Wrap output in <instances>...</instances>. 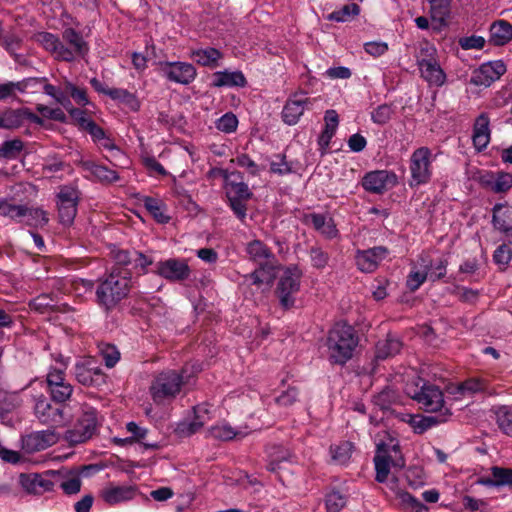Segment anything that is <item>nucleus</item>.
<instances>
[{
    "label": "nucleus",
    "mask_w": 512,
    "mask_h": 512,
    "mask_svg": "<svg viewBox=\"0 0 512 512\" xmlns=\"http://www.w3.org/2000/svg\"><path fill=\"white\" fill-rule=\"evenodd\" d=\"M328 358L332 364L344 365L352 357L358 345L354 328L347 323H336L327 337Z\"/></svg>",
    "instance_id": "nucleus-2"
},
{
    "label": "nucleus",
    "mask_w": 512,
    "mask_h": 512,
    "mask_svg": "<svg viewBox=\"0 0 512 512\" xmlns=\"http://www.w3.org/2000/svg\"><path fill=\"white\" fill-rule=\"evenodd\" d=\"M303 222L307 225H312L326 239H334L339 235L333 218L328 215L320 213L306 214Z\"/></svg>",
    "instance_id": "nucleus-24"
},
{
    "label": "nucleus",
    "mask_w": 512,
    "mask_h": 512,
    "mask_svg": "<svg viewBox=\"0 0 512 512\" xmlns=\"http://www.w3.org/2000/svg\"><path fill=\"white\" fill-rule=\"evenodd\" d=\"M143 204L158 223L166 224L170 221V217L165 214L166 205L161 200L153 197H145Z\"/></svg>",
    "instance_id": "nucleus-44"
},
{
    "label": "nucleus",
    "mask_w": 512,
    "mask_h": 512,
    "mask_svg": "<svg viewBox=\"0 0 512 512\" xmlns=\"http://www.w3.org/2000/svg\"><path fill=\"white\" fill-rule=\"evenodd\" d=\"M512 40V25L505 20L495 21L490 26L489 42L496 46H503Z\"/></svg>",
    "instance_id": "nucleus-34"
},
{
    "label": "nucleus",
    "mask_w": 512,
    "mask_h": 512,
    "mask_svg": "<svg viewBox=\"0 0 512 512\" xmlns=\"http://www.w3.org/2000/svg\"><path fill=\"white\" fill-rule=\"evenodd\" d=\"M42 82H45L43 91L46 95L52 97L57 103H59L64 109L70 108L71 106V100L69 96L67 95L66 91L61 90L60 88H57L56 86L47 83L46 78L40 79Z\"/></svg>",
    "instance_id": "nucleus-50"
},
{
    "label": "nucleus",
    "mask_w": 512,
    "mask_h": 512,
    "mask_svg": "<svg viewBox=\"0 0 512 512\" xmlns=\"http://www.w3.org/2000/svg\"><path fill=\"white\" fill-rule=\"evenodd\" d=\"M25 211L26 205H17L7 198H0V216L20 223L24 218Z\"/></svg>",
    "instance_id": "nucleus-43"
},
{
    "label": "nucleus",
    "mask_w": 512,
    "mask_h": 512,
    "mask_svg": "<svg viewBox=\"0 0 512 512\" xmlns=\"http://www.w3.org/2000/svg\"><path fill=\"white\" fill-rule=\"evenodd\" d=\"M360 13V7L356 3L344 5L341 9L333 11L327 16L328 20L346 22Z\"/></svg>",
    "instance_id": "nucleus-49"
},
{
    "label": "nucleus",
    "mask_w": 512,
    "mask_h": 512,
    "mask_svg": "<svg viewBox=\"0 0 512 512\" xmlns=\"http://www.w3.org/2000/svg\"><path fill=\"white\" fill-rule=\"evenodd\" d=\"M80 167L89 173L94 180L105 184L117 182L120 177L119 174L106 166L95 163L90 160H82L79 163Z\"/></svg>",
    "instance_id": "nucleus-30"
},
{
    "label": "nucleus",
    "mask_w": 512,
    "mask_h": 512,
    "mask_svg": "<svg viewBox=\"0 0 512 512\" xmlns=\"http://www.w3.org/2000/svg\"><path fill=\"white\" fill-rule=\"evenodd\" d=\"M26 121L41 124L42 120L28 108L7 109L0 114V128L16 129Z\"/></svg>",
    "instance_id": "nucleus-19"
},
{
    "label": "nucleus",
    "mask_w": 512,
    "mask_h": 512,
    "mask_svg": "<svg viewBox=\"0 0 512 512\" xmlns=\"http://www.w3.org/2000/svg\"><path fill=\"white\" fill-rule=\"evenodd\" d=\"M136 487L132 485H109L101 491V498L108 505L130 501L136 496Z\"/></svg>",
    "instance_id": "nucleus-27"
},
{
    "label": "nucleus",
    "mask_w": 512,
    "mask_h": 512,
    "mask_svg": "<svg viewBox=\"0 0 512 512\" xmlns=\"http://www.w3.org/2000/svg\"><path fill=\"white\" fill-rule=\"evenodd\" d=\"M100 354L108 368H112L120 359V353L113 345H105L100 349Z\"/></svg>",
    "instance_id": "nucleus-63"
},
{
    "label": "nucleus",
    "mask_w": 512,
    "mask_h": 512,
    "mask_svg": "<svg viewBox=\"0 0 512 512\" xmlns=\"http://www.w3.org/2000/svg\"><path fill=\"white\" fill-rule=\"evenodd\" d=\"M131 274L127 269L114 267L111 272L99 281L96 289V300L105 311L114 309L129 294Z\"/></svg>",
    "instance_id": "nucleus-1"
},
{
    "label": "nucleus",
    "mask_w": 512,
    "mask_h": 512,
    "mask_svg": "<svg viewBox=\"0 0 512 512\" xmlns=\"http://www.w3.org/2000/svg\"><path fill=\"white\" fill-rule=\"evenodd\" d=\"M188 383L186 370H163L158 373L151 382L150 394L155 403H162L165 400L174 399L182 387Z\"/></svg>",
    "instance_id": "nucleus-3"
},
{
    "label": "nucleus",
    "mask_w": 512,
    "mask_h": 512,
    "mask_svg": "<svg viewBox=\"0 0 512 512\" xmlns=\"http://www.w3.org/2000/svg\"><path fill=\"white\" fill-rule=\"evenodd\" d=\"M301 272L297 267H288L280 277L276 294L280 304L285 309L291 308L295 303V295L300 289Z\"/></svg>",
    "instance_id": "nucleus-8"
},
{
    "label": "nucleus",
    "mask_w": 512,
    "mask_h": 512,
    "mask_svg": "<svg viewBox=\"0 0 512 512\" xmlns=\"http://www.w3.org/2000/svg\"><path fill=\"white\" fill-rule=\"evenodd\" d=\"M299 389L294 386L288 387L279 396L276 397V403L281 407H291L299 401Z\"/></svg>",
    "instance_id": "nucleus-58"
},
{
    "label": "nucleus",
    "mask_w": 512,
    "mask_h": 512,
    "mask_svg": "<svg viewBox=\"0 0 512 512\" xmlns=\"http://www.w3.org/2000/svg\"><path fill=\"white\" fill-rule=\"evenodd\" d=\"M160 70L169 81L182 85H189L197 76V70L191 63L181 61L162 62Z\"/></svg>",
    "instance_id": "nucleus-13"
},
{
    "label": "nucleus",
    "mask_w": 512,
    "mask_h": 512,
    "mask_svg": "<svg viewBox=\"0 0 512 512\" xmlns=\"http://www.w3.org/2000/svg\"><path fill=\"white\" fill-rule=\"evenodd\" d=\"M412 398L426 412H444V396L442 391L435 385L424 384L418 391H416Z\"/></svg>",
    "instance_id": "nucleus-14"
},
{
    "label": "nucleus",
    "mask_w": 512,
    "mask_h": 512,
    "mask_svg": "<svg viewBox=\"0 0 512 512\" xmlns=\"http://www.w3.org/2000/svg\"><path fill=\"white\" fill-rule=\"evenodd\" d=\"M348 494L339 488H332L325 495V507L327 512H340L347 503Z\"/></svg>",
    "instance_id": "nucleus-39"
},
{
    "label": "nucleus",
    "mask_w": 512,
    "mask_h": 512,
    "mask_svg": "<svg viewBox=\"0 0 512 512\" xmlns=\"http://www.w3.org/2000/svg\"><path fill=\"white\" fill-rule=\"evenodd\" d=\"M310 104V99L305 93L293 94L285 103L282 110V120L287 125H295Z\"/></svg>",
    "instance_id": "nucleus-20"
},
{
    "label": "nucleus",
    "mask_w": 512,
    "mask_h": 512,
    "mask_svg": "<svg viewBox=\"0 0 512 512\" xmlns=\"http://www.w3.org/2000/svg\"><path fill=\"white\" fill-rule=\"evenodd\" d=\"M97 411L92 407L83 410L73 429L66 432V439L72 444H79L90 439L97 429Z\"/></svg>",
    "instance_id": "nucleus-10"
},
{
    "label": "nucleus",
    "mask_w": 512,
    "mask_h": 512,
    "mask_svg": "<svg viewBox=\"0 0 512 512\" xmlns=\"http://www.w3.org/2000/svg\"><path fill=\"white\" fill-rule=\"evenodd\" d=\"M421 265H428V276L432 282L442 279L446 275L448 261L445 258L438 259L433 263L430 259L420 257Z\"/></svg>",
    "instance_id": "nucleus-48"
},
{
    "label": "nucleus",
    "mask_w": 512,
    "mask_h": 512,
    "mask_svg": "<svg viewBox=\"0 0 512 512\" xmlns=\"http://www.w3.org/2000/svg\"><path fill=\"white\" fill-rule=\"evenodd\" d=\"M215 126L219 131L230 134L236 131L238 119L232 112H227L215 122Z\"/></svg>",
    "instance_id": "nucleus-57"
},
{
    "label": "nucleus",
    "mask_w": 512,
    "mask_h": 512,
    "mask_svg": "<svg viewBox=\"0 0 512 512\" xmlns=\"http://www.w3.org/2000/svg\"><path fill=\"white\" fill-rule=\"evenodd\" d=\"M310 259L313 267L317 269H323L329 261V255L323 251L320 247H311L309 251Z\"/></svg>",
    "instance_id": "nucleus-64"
},
{
    "label": "nucleus",
    "mask_w": 512,
    "mask_h": 512,
    "mask_svg": "<svg viewBox=\"0 0 512 512\" xmlns=\"http://www.w3.org/2000/svg\"><path fill=\"white\" fill-rule=\"evenodd\" d=\"M23 147V142L20 139L4 141L0 146V158L16 159Z\"/></svg>",
    "instance_id": "nucleus-53"
},
{
    "label": "nucleus",
    "mask_w": 512,
    "mask_h": 512,
    "mask_svg": "<svg viewBox=\"0 0 512 512\" xmlns=\"http://www.w3.org/2000/svg\"><path fill=\"white\" fill-rule=\"evenodd\" d=\"M225 192L227 199L250 200L253 197L252 191L243 181L226 180Z\"/></svg>",
    "instance_id": "nucleus-40"
},
{
    "label": "nucleus",
    "mask_w": 512,
    "mask_h": 512,
    "mask_svg": "<svg viewBox=\"0 0 512 512\" xmlns=\"http://www.w3.org/2000/svg\"><path fill=\"white\" fill-rule=\"evenodd\" d=\"M495 420L500 431L512 437V409L508 406H500L494 410Z\"/></svg>",
    "instance_id": "nucleus-46"
},
{
    "label": "nucleus",
    "mask_w": 512,
    "mask_h": 512,
    "mask_svg": "<svg viewBox=\"0 0 512 512\" xmlns=\"http://www.w3.org/2000/svg\"><path fill=\"white\" fill-rule=\"evenodd\" d=\"M257 265L258 268L248 275L252 284L257 286L262 284H266L268 286L272 285L277 275L278 264L276 257L258 263Z\"/></svg>",
    "instance_id": "nucleus-28"
},
{
    "label": "nucleus",
    "mask_w": 512,
    "mask_h": 512,
    "mask_svg": "<svg viewBox=\"0 0 512 512\" xmlns=\"http://www.w3.org/2000/svg\"><path fill=\"white\" fill-rule=\"evenodd\" d=\"M486 388L485 383L478 378H470L456 387V392L461 396H472L477 392H481Z\"/></svg>",
    "instance_id": "nucleus-51"
},
{
    "label": "nucleus",
    "mask_w": 512,
    "mask_h": 512,
    "mask_svg": "<svg viewBox=\"0 0 512 512\" xmlns=\"http://www.w3.org/2000/svg\"><path fill=\"white\" fill-rule=\"evenodd\" d=\"M34 40L51 53L56 60L73 62L72 52L57 35L50 32H38L34 35Z\"/></svg>",
    "instance_id": "nucleus-17"
},
{
    "label": "nucleus",
    "mask_w": 512,
    "mask_h": 512,
    "mask_svg": "<svg viewBox=\"0 0 512 512\" xmlns=\"http://www.w3.org/2000/svg\"><path fill=\"white\" fill-rule=\"evenodd\" d=\"M396 496L401 500V503L404 505V507L410 512L427 511V507L420 500L406 491L397 490Z\"/></svg>",
    "instance_id": "nucleus-54"
},
{
    "label": "nucleus",
    "mask_w": 512,
    "mask_h": 512,
    "mask_svg": "<svg viewBox=\"0 0 512 512\" xmlns=\"http://www.w3.org/2000/svg\"><path fill=\"white\" fill-rule=\"evenodd\" d=\"M59 222L64 226L73 224L77 215L79 192L72 186H62L56 195Z\"/></svg>",
    "instance_id": "nucleus-9"
},
{
    "label": "nucleus",
    "mask_w": 512,
    "mask_h": 512,
    "mask_svg": "<svg viewBox=\"0 0 512 512\" xmlns=\"http://www.w3.org/2000/svg\"><path fill=\"white\" fill-rule=\"evenodd\" d=\"M480 183L495 193H504L512 187V174L508 172H487L481 175Z\"/></svg>",
    "instance_id": "nucleus-29"
},
{
    "label": "nucleus",
    "mask_w": 512,
    "mask_h": 512,
    "mask_svg": "<svg viewBox=\"0 0 512 512\" xmlns=\"http://www.w3.org/2000/svg\"><path fill=\"white\" fill-rule=\"evenodd\" d=\"M29 306L31 309L42 314L52 311H62L52 294H40L30 301Z\"/></svg>",
    "instance_id": "nucleus-42"
},
{
    "label": "nucleus",
    "mask_w": 512,
    "mask_h": 512,
    "mask_svg": "<svg viewBox=\"0 0 512 512\" xmlns=\"http://www.w3.org/2000/svg\"><path fill=\"white\" fill-rule=\"evenodd\" d=\"M392 114V106L389 104H382L371 112V119L376 124L384 125L391 119Z\"/></svg>",
    "instance_id": "nucleus-60"
},
{
    "label": "nucleus",
    "mask_w": 512,
    "mask_h": 512,
    "mask_svg": "<svg viewBox=\"0 0 512 512\" xmlns=\"http://www.w3.org/2000/svg\"><path fill=\"white\" fill-rule=\"evenodd\" d=\"M245 252L248 255L249 260L256 264L275 257L272 250L265 243L257 239L247 243Z\"/></svg>",
    "instance_id": "nucleus-35"
},
{
    "label": "nucleus",
    "mask_w": 512,
    "mask_h": 512,
    "mask_svg": "<svg viewBox=\"0 0 512 512\" xmlns=\"http://www.w3.org/2000/svg\"><path fill=\"white\" fill-rule=\"evenodd\" d=\"M506 72L503 61H490L482 64L471 76V83L476 86H490Z\"/></svg>",
    "instance_id": "nucleus-18"
},
{
    "label": "nucleus",
    "mask_w": 512,
    "mask_h": 512,
    "mask_svg": "<svg viewBox=\"0 0 512 512\" xmlns=\"http://www.w3.org/2000/svg\"><path fill=\"white\" fill-rule=\"evenodd\" d=\"M23 219H25V223L28 226L34 228L44 227L49 222V217L46 211L39 207H28L27 205Z\"/></svg>",
    "instance_id": "nucleus-47"
},
{
    "label": "nucleus",
    "mask_w": 512,
    "mask_h": 512,
    "mask_svg": "<svg viewBox=\"0 0 512 512\" xmlns=\"http://www.w3.org/2000/svg\"><path fill=\"white\" fill-rule=\"evenodd\" d=\"M387 253V248L383 246L358 251L355 256L356 265L362 272L371 273L377 269L379 263L386 257Z\"/></svg>",
    "instance_id": "nucleus-23"
},
{
    "label": "nucleus",
    "mask_w": 512,
    "mask_h": 512,
    "mask_svg": "<svg viewBox=\"0 0 512 512\" xmlns=\"http://www.w3.org/2000/svg\"><path fill=\"white\" fill-rule=\"evenodd\" d=\"M491 138L490 118L487 113H481L473 125L472 141L477 151H483Z\"/></svg>",
    "instance_id": "nucleus-26"
},
{
    "label": "nucleus",
    "mask_w": 512,
    "mask_h": 512,
    "mask_svg": "<svg viewBox=\"0 0 512 512\" xmlns=\"http://www.w3.org/2000/svg\"><path fill=\"white\" fill-rule=\"evenodd\" d=\"M398 183L397 175L392 171L376 170L367 173L362 181L363 188L371 193L382 194Z\"/></svg>",
    "instance_id": "nucleus-16"
},
{
    "label": "nucleus",
    "mask_w": 512,
    "mask_h": 512,
    "mask_svg": "<svg viewBox=\"0 0 512 512\" xmlns=\"http://www.w3.org/2000/svg\"><path fill=\"white\" fill-rule=\"evenodd\" d=\"M62 39L69 45V50L72 52L73 61L77 57H84L88 51V43L84 40L80 32L74 28H65L62 32Z\"/></svg>",
    "instance_id": "nucleus-31"
},
{
    "label": "nucleus",
    "mask_w": 512,
    "mask_h": 512,
    "mask_svg": "<svg viewBox=\"0 0 512 512\" xmlns=\"http://www.w3.org/2000/svg\"><path fill=\"white\" fill-rule=\"evenodd\" d=\"M401 348V341L388 335L386 339L378 341L376 344L375 357L379 360H385L388 357L398 354Z\"/></svg>",
    "instance_id": "nucleus-37"
},
{
    "label": "nucleus",
    "mask_w": 512,
    "mask_h": 512,
    "mask_svg": "<svg viewBox=\"0 0 512 512\" xmlns=\"http://www.w3.org/2000/svg\"><path fill=\"white\" fill-rule=\"evenodd\" d=\"M214 87H244L247 83L241 71H217L213 74Z\"/></svg>",
    "instance_id": "nucleus-33"
},
{
    "label": "nucleus",
    "mask_w": 512,
    "mask_h": 512,
    "mask_svg": "<svg viewBox=\"0 0 512 512\" xmlns=\"http://www.w3.org/2000/svg\"><path fill=\"white\" fill-rule=\"evenodd\" d=\"M452 415L449 408H445L444 412L434 416L409 415L408 423L417 434H422L428 429L448 421Z\"/></svg>",
    "instance_id": "nucleus-25"
},
{
    "label": "nucleus",
    "mask_w": 512,
    "mask_h": 512,
    "mask_svg": "<svg viewBox=\"0 0 512 512\" xmlns=\"http://www.w3.org/2000/svg\"><path fill=\"white\" fill-rule=\"evenodd\" d=\"M204 425V421L200 420L198 415L192 421H183L178 424L177 431L182 436H191L197 433Z\"/></svg>",
    "instance_id": "nucleus-61"
},
{
    "label": "nucleus",
    "mask_w": 512,
    "mask_h": 512,
    "mask_svg": "<svg viewBox=\"0 0 512 512\" xmlns=\"http://www.w3.org/2000/svg\"><path fill=\"white\" fill-rule=\"evenodd\" d=\"M491 474L496 483V487L508 486L512 488V469L493 466Z\"/></svg>",
    "instance_id": "nucleus-56"
},
{
    "label": "nucleus",
    "mask_w": 512,
    "mask_h": 512,
    "mask_svg": "<svg viewBox=\"0 0 512 512\" xmlns=\"http://www.w3.org/2000/svg\"><path fill=\"white\" fill-rule=\"evenodd\" d=\"M423 271H411L407 276L406 285L410 291H416L426 281L428 276V265H421Z\"/></svg>",
    "instance_id": "nucleus-55"
},
{
    "label": "nucleus",
    "mask_w": 512,
    "mask_h": 512,
    "mask_svg": "<svg viewBox=\"0 0 512 512\" xmlns=\"http://www.w3.org/2000/svg\"><path fill=\"white\" fill-rule=\"evenodd\" d=\"M192 58L201 66L214 68L218 65V60L222 58V53L216 48L207 47L194 50Z\"/></svg>",
    "instance_id": "nucleus-38"
},
{
    "label": "nucleus",
    "mask_w": 512,
    "mask_h": 512,
    "mask_svg": "<svg viewBox=\"0 0 512 512\" xmlns=\"http://www.w3.org/2000/svg\"><path fill=\"white\" fill-rule=\"evenodd\" d=\"M248 434L247 431L242 429L233 428L231 425L227 423L218 424L212 426L209 429L210 437L221 440V441H229L235 438H243Z\"/></svg>",
    "instance_id": "nucleus-36"
},
{
    "label": "nucleus",
    "mask_w": 512,
    "mask_h": 512,
    "mask_svg": "<svg viewBox=\"0 0 512 512\" xmlns=\"http://www.w3.org/2000/svg\"><path fill=\"white\" fill-rule=\"evenodd\" d=\"M1 45L3 48L17 61L19 59V55L16 53V50L21 47L22 39L15 35V34H9L1 37L0 40Z\"/></svg>",
    "instance_id": "nucleus-59"
},
{
    "label": "nucleus",
    "mask_w": 512,
    "mask_h": 512,
    "mask_svg": "<svg viewBox=\"0 0 512 512\" xmlns=\"http://www.w3.org/2000/svg\"><path fill=\"white\" fill-rule=\"evenodd\" d=\"M65 90L70 96L74 99V101L81 105L86 106L89 104V99L87 97L86 90L83 88H79L73 83L67 81L65 84Z\"/></svg>",
    "instance_id": "nucleus-62"
},
{
    "label": "nucleus",
    "mask_w": 512,
    "mask_h": 512,
    "mask_svg": "<svg viewBox=\"0 0 512 512\" xmlns=\"http://www.w3.org/2000/svg\"><path fill=\"white\" fill-rule=\"evenodd\" d=\"M60 404H53L47 397L40 395L35 400L34 414L42 424L53 428L64 426L68 422V417Z\"/></svg>",
    "instance_id": "nucleus-7"
},
{
    "label": "nucleus",
    "mask_w": 512,
    "mask_h": 512,
    "mask_svg": "<svg viewBox=\"0 0 512 512\" xmlns=\"http://www.w3.org/2000/svg\"><path fill=\"white\" fill-rule=\"evenodd\" d=\"M48 471L43 474L30 473L20 475V484L30 494L41 495L53 490L54 482L50 479Z\"/></svg>",
    "instance_id": "nucleus-22"
},
{
    "label": "nucleus",
    "mask_w": 512,
    "mask_h": 512,
    "mask_svg": "<svg viewBox=\"0 0 512 512\" xmlns=\"http://www.w3.org/2000/svg\"><path fill=\"white\" fill-rule=\"evenodd\" d=\"M156 273L170 282H183L189 279L191 269L186 260L169 258L156 263Z\"/></svg>",
    "instance_id": "nucleus-15"
},
{
    "label": "nucleus",
    "mask_w": 512,
    "mask_h": 512,
    "mask_svg": "<svg viewBox=\"0 0 512 512\" xmlns=\"http://www.w3.org/2000/svg\"><path fill=\"white\" fill-rule=\"evenodd\" d=\"M436 54V48L426 42L420 47L416 63L420 71V76L430 86L441 87L446 82V74L436 59Z\"/></svg>",
    "instance_id": "nucleus-5"
},
{
    "label": "nucleus",
    "mask_w": 512,
    "mask_h": 512,
    "mask_svg": "<svg viewBox=\"0 0 512 512\" xmlns=\"http://www.w3.org/2000/svg\"><path fill=\"white\" fill-rule=\"evenodd\" d=\"M67 362L62 356L49 367L46 375L47 389L53 402L65 403L73 393V386L66 380Z\"/></svg>",
    "instance_id": "nucleus-6"
},
{
    "label": "nucleus",
    "mask_w": 512,
    "mask_h": 512,
    "mask_svg": "<svg viewBox=\"0 0 512 512\" xmlns=\"http://www.w3.org/2000/svg\"><path fill=\"white\" fill-rule=\"evenodd\" d=\"M376 470V481L384 483L388 479L390 468L402 469L405 466V459L400 451L398 442L392 444H377V452L374 457Z\"/></svg>",
    "instance_id": "nucleus-4"
},
{
    "label": "nucleus",
    "mask_w": 512,
    "mask_h": 512,
    "mask_svg": "<svg viewBox=\"0 0 512 512\" xmlns=\"http://www.w3.org/2000/svg\"><path fill=\"white\" fill-rule=\"evenodd\" d=\"M108 96L114 100L126 105L132 111H138L140 109V102L137 96L127 89L113 88L108 92Z\"/></svg>",
    "instance_id": "nucleus-45"
},
{
    "label": "nucleus",
    "mask_w": 512,
    "mask_h": 512,
    "mask_svg": "<svg viewBox=\"0 0 512 512\" xmlns=\"http://www.w3.org/2000/svg\"><path fill=\"white\" fill-rule=\"evenodd\" d=\"M431 150L427 147L416 149L410 158V186H418L429 182L431 172Z\"/></svg>",
    "instance_id": "nucleus-11"
},
{
    "label": "nucleus",
    "mask_w": 512,
    "mask_h": 512,
    "mask_svg": "<svg viewBox=\"0 0 512 512\" xmlns=\"http://www.w3.org/2000/svg\"><path fill=\"white\" fill-rule=\"evenodd\" d=\"M352 448V443L348 441H344L336 446H331L330 452L332 459L338 464H346L351 457Z\"/></svg>",
    "instance_id": "nucleus-52"
},
{
    "label": "nucleus",
    "mask_w": 512,
    "mask_h": 512,
    "mask_svg": "<svg viewBox=\"0 0 512 512\" xmlns=\"http://www.w3.org/2000/svg\"><path fill=\"white\" fill-rule=\"evenodd\" d=\"M58 441V436L53 430L33 432L22 438V448L27 453L45 450Z\"/></svg>",
    "instance_id": "nucleus-21"
},
{
    "label": "nucleus",
    "mask_w": 512,
    "mask_h": 512,
    "mask_svg": "<svg viewBox=\"0 0 512 512\" xmlns=\"http://www.w3.org/2000/svg\"><path fill=\"white\" fill-rule=\"evenodd\" d=\"M76 380L88 387H99L106 383V377L99 365L92 358H84L75 363Z\"/></svg>",
    "instance_id": "nucleus-12"
},
{
    "label": "nucleus",
    "mask_w": 512,
    "mask_h": 512,
    "mask_svg": "<svg viewBox=\"0 0 512 512\" xmlns=\"http://www.w3.org/2000/svg\"><path fill=\"white\" fill-rule=\"evenodd\" d=\"M269 462L267 464V469L270 472H277L281 469V463L285 461H291L293 455L282 446H272L268 451Z\"/></svg>",
    "instance_id": "nucleus-41"
},
{
    "label": "nucleus",
    "mask_w": 512,
    "mask_h": 512,
    "mask_svg": "<svg viewBox=\"0 0 512 512\" xmlns=\"http://www.w3.org/2000/svg\"><path fill=\"white\" fill-rule=\"evenodd\" d=\"M492 223L500 232L512 231V206L508 204H496L493 207Z\"/></svg>",
    "instance_id": "nucleus-32"
}]
</instances>
